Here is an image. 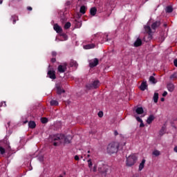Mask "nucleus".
Returning <instances> with one entry per match:
<instances>
[{"label":"nucleus","instance_id":"1","mask_svg":"<svg viewBox=\"0 0 177 177\" xmlns=\"http://www.w3.org/2000/svg\"><path fill=\"white\" fill-rule=\"evenodd\" d=\"M73 137L71 136L65 137L64 134H55L49 138V141L52 142L54 146H59L62 143H71Z\"/></svg>","mask_w":177,"mask_h":177},{"label":"nucleus","instance_id":"2","mask_svg":"<svg viewBox=\"0 0 177 177\" xmlns=\"http://www.w3.org/2000/svg\"><path fill=\"white\" fill-rule=\"evenodd\" d=\"M120 143L118 142H111L107 146L106 151L108 154H115L118 151Z\"/></svg>","mask_w":177,"mask_h":177},{"label":"nucleus","instance_id":"3","mask_svg":"<svg viewBox=\"0 0 177 177\" xmlns=\"http://www.w3.org/2000/svg\"><path fill=\"white\" fill-rule=\"evenodd\" d=\"M139 156L138 153H131L126 159V165L127 167H133L134 164H136Z\"/></svg>","mask_w":177,"mask_h":177},{"label":"nucleus","instance_id":"4","mask_svg":"<svg viewBox=\"0 0 177 177\" xmlns=\"http://www.w3.org/2000/svg\"><path fill=\"white\" fill-rule=\"evenodd\" d=\"M98 171L100 174H104L106 175L109 171V166L107 165H104L103 162H100L98 164Z\"/></svg>","mask_w":177,"mask_h":177},{"label":"nucleus","instance_id":"5","mask_svg":"<svg viewBox=\"0 0 177 177\" xmlns=\"http://www.w3.org/2000/svg\"><path fill=\"white\" fill-rule=\"evenodd\" d=\"M98 86H100V82L99 80H95L91 84H88L86 86V89H97Z\"/></svg>","mask_w":177,"mask_h":177},{"label":"nucleus","instance_id":"6","mask_svg":"<svg viewBox=\"0 0 177 177\" xmlns=\"http://www.w3.org/2000/svg\"><path fill=\"white\" fill-rule=\"evenodd\" d=\"M145 32L149 35V39H151V37H153V30H151L150 28V24L148 23L147 26H145Z\"/></svg>","mask_w":177,"mask_h":177},{"label":"nucleus","instance_id":"7","mask_svg":"<svg viewBox=\"0 0 177 177\" xmlns=\"http://www.w3.org/2000/svg\"><path fill=\"white\" fill-rule=\"evenodd\" d=\"M144 111H143V108L142 107H138L135 112L133 113L134 114V117L135 115H137V117H138V115H142V114H143Z\"/></svg>","mask_w":177,"mask_h":177},{"label":"nucleus","instance_id":"8","mask_svg":"<svg viewBox=\"0 0 177 177\" xmlns=\"http://www.w3.org/2000/svg\"><path fill=\"white\" fill-rule=\"evenodd\" d=\"M99 64V60L96 58L90 60L89 62V66L90 67H96Z\"/></svg>","mask_w":177,"mask_h":177},{"label":"nucleus","instance_id":"9","mask_svg":"<svg viewBox=\"0 0 177 177\" xmlns=\"http://www.w3.org/2000/svg\"><path fill=\"white\" fill-rule=\"evenodd\" d=\"M67 64H64L63 65H59L58 66V71L59 73H64L66 71Z\"/></svg>","mask_w":177,"mask_h":177},{"label":"nucleus","instance_id":"10","mask_svg":"<svg viewBox=\"0 0 177 177\" xmlns=\"http://www.w3.org/2000/svg\"><path fill=\"white\" fill-rule=\"evenodd\" d=\"M48 75L51 80H55L56 78V75L55 74V71H48Z\"/></svg>","mask_w":177,"mask_h":177},{"label":"nucleus","instance_id":"11","mask_svg":"<svg viewBox=\"0 0 177 177\" xmlns=\"http://www.w3.org/2000/svg\"><path fill=\"white\" fill-rule=\"evenodd\" d=\"M140 91H146L147 89V82H142L141 85L140 86Z\"/></svg>","mask_w":177,"mask_h":177},{"label":"nucleus","instance_id":"12","mask_svg":"<svg viewBox=\"0 0 177 177\" xmlns=\"http://www.w3.org/2000/svg\"><path fill=\"white\" fill-rule=\"evenodd\" d=\"M145 164H146V160L142 159L139 165L138 171H142L145 168Z\"/></svg>","mask_w":177,"mask_h":177},{"label":"nucleus","instance_id":"13","mask_svg":"<svg viewBox=\"0 0 177 177\" xmlns=\"http://www.w3.org/2000/svg\"><path fill=\"white\" fill-rule=\"evenodd\" d=\"M142 45V39L138 38L136 41L134 42V46L138 48V46H140Z\"/></svg>","mask_w":177,"mask_h":177},{"label":"nucleus","instance_id":"14","mask_svg":"<svg viewBox=\"0 0 177 177\" xmlns=\"http://www.w3.org/2000/svg\"><path fill=\"white\" fill-rule=\"evenodd\" d=\"M135 118L136 119V120H137L138 122H140V127H145V124H143V120H142L141 118H139V116H137V115H135Z\"/></svg>","mask_w":177,"mask_h":177},{"label":"nucleus","instance_id":"15","mask_svg":"<svg viewBox=\"0 0 177 177\" xmlns=\"http://www.w3.org/2000/svg\"><path fill=\"white\" fill-rule=\"evenodd\" d=\"M152 156H154L155 157H158V156H161V152L157 149H154L152 151Z\"/></svg>","mask_w":177,"mask_h":177},{"label":"nucleus","instance_id":"16","mask_svg":"<svg viewBox=\"0 0 177 177\" xmlns=\"http://www.w3.org/2000/svg\"><path fill=\"white\" fill-rule=\"evenodd\" d=\"M54 30L57 32H62V27H60L59 25L57 24H55L54 25Z\"/></svg>","mask_w":177,"mask_h":177},{"label":"nucleus","instance_id":"17","mask_svg":"<svg viewBox=\"0 0 177 177\" xmlns=\"http://www.w3.org/2000/svg\"><path fill=\"white\" fill-rule=\"evenodd\" d=\"M167 89L169 92H174V89H175V86L173 84H169L167 85Z\"/></svg>","mask_w":177,"mask_h":177},{"label":"nucleus","instance_id":"18","mask_svg":"<svg viewBox=\"0 0 177 177\" xmlns=\"http://www.w3.org/2000/svg\"><path fill=\"white\" fill-rule=\"evenodd\" d=\"M153 121H154V115H151L147 118V124H151V122H153Z\"/></svg>","mask_w":177,"mask_h":177},{"label":"nucleus","instance_id":"19","mask_svg":"<svg viewBox=\"0 0 177 177\" xmlns=\"http://www.w3.org/2000/svg\"><path fill=\"white\" fill-rule=\"evenodd\" d=\"M28 127H29V128H31L32 129H34V128H35V127H37V124H35V122L30 121L28 123Z\"/></svg>","mask_w":177,"mask_h":177},{"label":"nucleus","instance_id":"20","mask_svg":"<svg viewBox=\"0 0 177 177\" xmlns=\"http://www.w3.org/2000/svg\"><path fill=\"white\" fill-rule=\"evenodd\" d=\"M93 48H95V44H93L84 46V49H93Z\"/></svg>","mask_w":177,"mask_h":177},{"label":"nucleus","instance_id":"21","mask_svg":"<svg viewBox=\"0 0 177 177\" xmlns=\"http://www.w3.org/2000/svg\"><path fill=\"white\" fill-rule=\"evenodd\" d=\"M159 26H160V21L154 22L151 25V28H152V30H156V28H157V27H159Z\"/></svg>","mask_w":177,"mask_h":177},{"label":"nucleus","instance_id":"22","mask_svg":"<svg viewBox=\"0 0 177 177\" xmlns=\"http://www.w3.org/2000/svg\"><path fill=\"white\" fill-rule=\"evenodd\" d=\"M96 12H97V10L96 9V8H92L90 10V13L91 16H95V15H96Z\"/></svg>","mask_w":177,"mask_h":177},{"label":"nucleus","instance_id":"23","mask_svg":"<svg viewBox=\"0 0 177 177\" xmlns=\"http://www.w3.org/2000/svg\"><path fill=\"white\" fill-rule=\"evenodd\" d=\"M70 65L72 67H78V64L77 63V62H75L74 60L71 61Z\"/></svg>","mask_w":177,"mask_h":177},{"label":"nucleus","instance_id":"24","mask_svg":"<svg viewBox=\"0 0 177 177\" xmlns=\"http://www.w3.org/2000/svg\"><path fill=\"white\" fill-rule=\"evenodd\" d=\"M57 92L59 95H60L61 93H64V90L62 89V87L60 86H57Z\"/></svg>","mask_w":177,"mask_h":177},{"label":"nucleus","instance_id":"25","mask_svg":"<svg viewBox=\"0 0 177 177\" xmlns=\"http://www.w3.org/2000/svg\"><path fill=\"white\" fill-rule=\"evenodd\" d=\"M153 102L155 103H157V102H158V93H155L154 95H153Z\"/></svg>","mask_w":177,"mask_h":177},{"label":"nucleus","instance_id":"26","mask_svg":"<svg viewBox=\"0 0 177 177\" xmlns=\"http://www.w3.org/2000/svg\"><path fill=\"white\" fill-rule=\"evenodd\" d=\"M90 171H91V172H96V171H97V165H94L93 167H91Z\"/></svg>","mask_w":177,"mask_h":177},{"label":"nucleus","instance_id":"27","mask_svg":"<svg viewBox=\"0 0 177 177\" xmlns=\"http://www.w3.org/2000/svg\"><path fill=\"white\" fill-rule=\"evenodd\" d=\"M106 8H107L109 9V8H113V1H108L106 4H105Z\"/></svg>","mask_w":177,"mask_h":177},{"label":"nucleus","instance_id":"28","mask_svg":"<svg viewBox=\"0 0 177 177\" xmlns=\"http://www.w3.org/2000/svg\"><path fill=\"white\" fill-rule=\"evenodd\" d=\"M50 105L51 106H58L59 102L57 100H53L50 101Z\"/></svg>","mask_w":177,"mask_h":177},{"label":"nucleus","instance_id":"29","mask_svg":"<svg viewBox=\"0 0 177 177\" xmlns=\"http://www.w3.org/2000/svg\"><path fill=\"white\" fill-rule=\"evenodd\" d=\"M165 10H166L167 13H171V12L174 10V9L171 6H167Z\"/></svg>","mask_w":177,"mask_h":177},{"label":"nucleus","instance_id":"30","mask_svg":"<svg viewBox=\"0 0 177 177\" xmlns=\"http://www.w3.org/2000/svg\"><path fill=\"white\" fill-rule=\"evenodd\" d=\"M87 163H88V168H92V166L93 165V164L92 163V159H88L87 160Z\"/></svg>","mask_w":177,"mask_h":177},{"label":"nucleus","instance_id":"31","mask_svg":"<svg viewBox=\"0 0 177 177\" xmlns=\"http://www.w3.org/2000/svg\"><path fill=\"white\" fill-rule=\"evenodd\" d=\"M149 82H151L152 84H156L157 82V81H156V78H154V77L151 76L149 77Z\"/></svg>","mask_w":177,"mask_h":177},{"label":"nucleus","instance_id":"32","mask_svg":"<svg viewBox=\"0 0 177 177\" xmlns=\"http://www.w3.org/2000/svg\"><path fill=\"white\" fill-rule=\"evenodd\" d=\"M70 27H71V24L70 22L66 23L64 26V28H66V30L68 28H70Z\"/></svg>","mask_w":177,"mask_h":177},{"label":"nucleus","instance_id":"33","mask_svg":"<svg viewBox=\"0 0 177 177\" xmlns=\"http://www.w3.org/2000/svg\"><path fill=\"white\" fill-rule=\"evenodd\" d=\"M86 8H85V6H82L81 8H80V12L81 13H85V10H86Z\"/></svg>","mask_w":177,"mask_h":177},{"label":"nucleus","instance_id":"34","mask_svg":"<svg viewBox=\"0 0 177 177\" xmlns=\"http://www.w3.org/2000/svg\"><path fill=\"white\" fill-rule=\"evenodd\" d=\"M41 122H42V124H46V122H48V119H46V118H42L41 119Z\"/></svg>","mask_w":177,"mask_h":177},{"label":"nucleus","instance_id":"35","mask_svg":"<svg viewBox=\"0 0 177 177\" xmlns=\"http://www.w3.org/2000/svg\"><path fill=\"white\" fill-rule=\"evenodd\" d=\"M176 77H177L176 73H174V74L171 75V77H170V78L171 80H175V78H176Z\"/></svg>","mask_w":177,"mask_h":177},{"label":"nucleus","instance_id":"36","mask_svg":"<svg viewBox=\"0 0 177 177\" xmlns=\"http://www.w3.org/2000/svg\"><path fill=\"white\" fill-rule=\"evenodd\" d=\"M0 153L1 154H5V149L0 147Z\"/></svg>","mask_w":177,"mask_h":177},{"label":"nucleus","instance_id":"37","mask_svg":"<svg viewBox=\"0 0 177 177\" xmlns=\"http://www.w3.org/2000/svg\"><path fill=\"white\" fill-rule=\"evenodd\" d=\"M98 117H100V118H102V117H103V112L102 111H100L98 113Z\"/></svg>","mask_w":177,"mask_h":177},{"label":"nucleus","instance_id":"38","mask_svg":"<svg viewBox=\"0 0 177 177\" xmlns=\"http://www.w3.org/2000/svg\"><path fill=\"white\" fill-rule=\"evenodd\" d=\"M75 160L76 161H78V160H80V156H75Z\"/></svg>","mask_w":177,"mask_h":177},{"label":"nucleus","instance_id":"39","mask_svg":"<svg viewBox=\"0 0 177 177\" xmlns=\"http://www.w3.org/2000/svg\"><path fill=\"white\" fill-rule=\"evenodd\" d=\"M167 95H168V93L167 91H165L162 94V96L165 97Z\"/></svg>","mask_w":177,"mask_h":177},{"label":"nucleus","instance_id":"40","mask_svg":"<svg viewBox=\"0 0 177 177\" xmlns=\"http://www.w3.org/2000/svg\"><path fill=\"white\" fill-rule=\"evenodd\" d=\"M174 63V66L177 67V59H175Z\"/></svg>","mask_w":177,"mask_h":177},{"label":"nucleus","instance_id":"41","mask_svg":"<svg viewBox=\"0 0 177 177\" xmlns=\"http://www.w3.org/2000/svg\"><path fill=\"white\" fill-rule=\"evenodd\" d=\"M114 135H115V136H117L118 135V131H114Z\"/></svg>","mask_w":177,"mask_h":177},{"label":"nucleus","instance_id":"42","mask_svg":"<svg viewBox=\"0 0 177 177\" xmlns=\"http://www.w3.org/2000/svg\"><path fill=\"white\" fill-rule=\"evenodd\" d=\"M174 151H175V153H177V146H176V147L174 148Z\"/></svg>","mask_w":177,"mask_h":177},{"label":"nucleus","instance_id":"43","mask_svg":"<svg viewBox=\"0 0 177 177\" xmlns=\"http://www.w3.org/2000/svg\"><path fill=\"white\" fill-rule=\"evenodd\" d=\"M27 9H28V10H32V7H30V6L28 7Z\"/></svg>","mask_w":177,"mask_h":177},{"label":"nucleus","instance_id":"44","mask_svg":"<svg viewBox=\"0 0 177 177\" xmlns=\"http://www.w3.org/2000/svg\"><path fill=\"white\" fill-rule=\"evenodd\" d=\"M51 62H52L53 63H55V62H56V59L53 58V59H51Z\"/></svg>","mask_w":177,"mask_h":177},{"label":"nucleus","instance_id":"45","mask_svg":"<svg viewBox=\"0 0 177 177\" xmlns=\"http://www.w3.org/2000/svg\"><path fill=\"white\" fill-rule=\"evenodd\" d=\"M39 160H40V161H44V157L41 156Z\"/></svg>","mask_w":177,"mask_h":177},{"label":"nucleus","instance_id":"46","mask_svg":"<svg viewBox=\"0 0 177 177\" xmlns=\"http://www.w3.org/2000/svg\"><path fill=\"white\" fill-rule=\"evenodd\" d=\"M3 2V0H0V5H2Z\"/></svg>","mask_w":177,"mask_h":177},{"label":"nucleus","instance_id":"47","mask_svg":"<svg viewBox=\"0 0 177 177\" xmlns=\"http://www.w3.org/2000/svg\"><path fill=\"white\" fill-rule=\"evenodd\" d=\"M160 100H161V102H164V100H165V99H164V97H162Z\"/></svg>","mask_w":177,"mask_h":177},{"label":"nucleus","instance_id":"48","mask_svg":"<svg viewBox=\"0 0 177 177\" xmlns=\"http://www.w3.org/2000/svg\"><path fill=\"white\" fill-rule=\"evenodd\" d=\"M53 56H56V53L53 52Z\"/></svg>","mask_w":177,"mask_h":177},{"label":"nucleus","instance_id":"49","mask_svg":"<svg viewBox=\"0 0 177 177\" xmlns=\"http://www.w3.org/2000/svg\"><path fill=\"white\" fill-rule=\"evenodd\" d=\"M86 157H87V158H89V157H91V155L87 154V155H86Z\"/></svg>","mask_w":177,"mask_h":177},{"label":"nucleus","instance_id":"50","mask_svg":"<svg viewBox=\"0 0 177 177\" xmlns=\"http://www.w3.org/2000/svg\"><path fill=\"white\" fill-rule=\"evenodd\" d=\"M87 153L89 154V153H91V151H88Z\"/></svg>","mask_w":177,"mask_h":177},{"label":"nucleus","instance_id":"51","mask_svg":"<svg viewBox=\"0 0 177 177\" xmlns=\"http://www.w3.org/2000/svg\"><path fill=\"white\" fill-rule=\"evenodd\" d=\"M141 117H145V115H141Z\"/></svg>","mask_w":177,"mask_h":177},{"label":"nucleus","instance_id":"52","mask_svg":"<svg viewBox=\"0 0 177 177\" xmlns=\"http://www.w3.org/2000/svg\"><path fill=\"white\" fill-rule=\"evenodd\" d=\"M24 124H27V122H24Z\"/></svg>","mask_w":177,"mask_h":177},{"label":"nucleus","instance_id":"53","mask_svg":"<svg viewBox=\"0 0 177 177\" xmlns=\"http://www.w3.org/2000/svg\"><path fill=\"white\" fill-rule=\"evenodd\" d=\"M4 104H5V106H6V102H4Z\"/></svg>","mask_w":177,"mask_h":177}]
</instances>
